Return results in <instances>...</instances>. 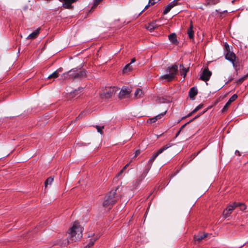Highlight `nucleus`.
Returning a JSON list of instances; mask_svg holds the SVG:
<instances>
[{
    "label": "nucleus",
    "mask_w": 248,
    "mask_h": 248,
    "mask_svg": "<svg viewBox=\"0 0 248 248\" xmlns=\"http://www.w3.org/2000/svg\"><path fill=\"white\" fill-rule=\"evenodd\" d=\"M83 229L78 222H74L68 231V242L71 243L79 240L82 236Z\"/></svg>",
    "instance_id": "nucleus-1"
},
{
    "label": "nucleus",
    "mask_w": 248,
    "mask_h": 248,
    "mask_svg": "<svg viewBox=\"0 0 248 248\" xmlns=\"http://www.w3.org/2000/svg\"><path fill=\"white\" fill-rule=\"evenodd\" d=\"M226 59L229 61L231 62L233 64V67L236 66V64L235 63V55L230 51H229L227 53L225 56Z\"/></svg>",
    "instance_id": "nucleus-7"
},
{
    "label": "nucleus",
    "mask_w": 248,
    "mask_h": 248,
    "mask_svg": "<svg viewBox=\"0 0 248 248\" xmlns=\"http://www.w3.org/2000/svg\"><path fill=\"white\" fill-rule=\"evenodd\" d=\"M54 180V178L52 177H49L48 178L45 182V187H47L48 185H51L53 181Z\"/></svg>",
    "instance_id": "nucleus-24"
},
{
    "label": "nucleus",
    "mask_w": 248,
    "mask_h": 248,
    "mask_svg": "<svg viewBox=\"0 0 248 248\" xmlns=\"http://www.w3.org/2000/svg\"><path fill=\"white\" fill-rule=\"evenodd\" d=\"M198 93L197 89L195 87L191 88L189 92V96L190 98H193Z\"/></svg>",
    "instance_id": "nucleus-16"
},
{
    "label": "nucleus",
    "mask_w": 248,
    "mask_h": 248,
    "mask_svg": "<svg viewBox=\"0 0 248 248\" xmlns=\"http://www.w3.org/2000/svg\"><path fill=\"white\" fill-rule=\"evenodd\" d=\"M244 79H245V78H241V79H240L239 80V81L240 82H242V81H244Z\"/></svg>",
    "instance_id": "nucleus-42"
},
{
    "label": "nucleus",
    "mask_w": 248,
    "mask_h": 248,
    "mask_svg": "<svg viewBox=\"0 0 248 248\" xmlns=\"http://www.w3.org/2000/svg\"><path fill=\"white\" fill-rule=\"evenodd\" d=\"M158 27L155 22H153L150 23L146 28L147 30L152 32L154 29L157 28Z\"/></svg>",
    "instance_id": "nucleus-14"
},
{
    "label": "nucleus",
    "mask_w": 248,
    "mask_h": 248,
    "mask_svg": "<svg viewBox=\"0 0 248 248\" xmlns=\"http://www.w3.org/2000/svg\"><path fill=\"white\" fill-rule=\"evenodd\" d=\"M117 188H115L114 190H112L111 192H109V204L110 203H114L117 201L116 197V191Z\"/></svg>",
    "instance_id": "nucleus-9"
},
{
    "label": "nucleus",
    "mask_w": 248,
    "mask_h": 248,
    "mask_svg": "<svg viewBox=\"0 0 248 248\" xmlns=\"http://www.w3.org/2000/svg\"><path fill=\"white\" fill-rule=\"evenodd\" d=\"M142 94V91L140 89H137L135 92L134 96L136 98H139L141 97Z\"/></svg>",
    "instance_id": "nucleus-23"
},
{
    "label": "nucleus",
    "mask_w": 248,
    "mask_h": 248,
    "mask_svg": "<svg viewBox=\"0 0 248 248\" xmlns=\"http://www.w3.org/2000/svg\"><path fill=\"white\" fill-rule=\"evenodd\" d=\"M238 206L237 202H234L232 204L229 205L223 212V215L225 217L229 216L232 213L233 210L235 209Z\"/></svg>",
    "instance_id": "nucleus-5"
},
{
    "label": "nucleus",
    "mask_w": 248,
    "mask_h": 248,
    "mask_svg": "<svg viewBox=\"0 0 248 248\" xmlns=\"http://www.w3.org/2000/svg\"><path fill=\"white\" fill-rule=\"evenodd\" d=\"M123 172V170H122L117 175V176H119Z\"/></svg>",
    "instance_id": "nucleus-45"
},
{
    "label": "nucleus",
    "mask_w": 248,
    "mask_h": 248,
    "mask_svg": "<svg viewBox=\"0 0 248 248\" xmlns=\"http://www.w3.org/2000/svg\"><path fill=\"white\" fill-rule=\"evenodd\" d=\"M231 103L228 101L223 108L222 111L224 112L226 111L229 107L230 106V105H231Z\"/></svg>",
    "instance_id": "nucleus-26"
},
{
    "label": "nucleus",
    "mask_w": 248,
    "mask_h": 248,
    "mask_svg": "<svg viewBox=\"0 0 248 248\" xmlns=\"http://www.w3.org/2000/svg\"><path fill=\"white\" fill-rule=\"evenodd\" d=\"M118 91L117 87L113 86L112 87H109V94H115Z\"/></svg>",
    "instance_id": "nucleus-25"
},
{
    "label": "nucleus",
    "mask_w": 248,
    "mask_h": 248,
    "mask_svg": "<svg viewBox=\"0 0 248 248\" xmlns=\"http://www.w3.org/2000/svg\"><path fill=\"white\" fill-rule=\"evenodd\" d=\"M169 38L170 41L173 43H175L177 42L176 36L175 33H171L169 35Z\"/></svg>",
    "instance_id": "nucleus-22"
},
{
    "label": "nucleus",
    "mask_w": 248,
    "mask_h": 248,
    "mask_svg": "<svg viewBox=\"0 0 248 248\" xmlns=\"http://www.w3.org/2000/svg\"><path fill=\"white\" fill-rule=\"evenodd\" d=\"M238 204V206L237 207H240V209L242 211H244L246 209V206L243 203H237Z\"/></svg>",
    "instance_id": "nucleus-28"
},
{
    "label": "nucleus",
    "mask_w": 248,
    "mask_h": 248,
    "mask_svg": "<svg viewBox=\"0 0 248 248\" xmlns=\"http://www.w3.org/2000/svg\"><path fill=\"white\" fill-rule=\"evenodd\" d=\"M71 74L70 70L67 73H63L61 76V79L63 80L66 79H72V77L70 75Z\"/></svg>",
    "instance_id": "nucleus-21"
},
{
    "label": "nucleus",
    "mask_w": 248,
    "mask_h": 248,
    "mask_svg": "<svg viewBox=\"0 0 248 248\" xmlns=\"http://www.w3.org/2000/svg\"><path fill=\"white\" fill-rule=\"evenodd\" d=\"M166 112V111L162 113H161V114H158V115H156V116H155V117L156 118V121L158 119H161L162 117V116L165 114Z\"/></svg>",
    "instance_id": "nucleus-33"
},
{
    "label": "nucleus",
    "mask_w": 248,
    "mask_h": 248,
    "mask_svg": "<svg viewBox=\"0 0 248 248\" xmlns=\"http://www.w3.org/2000/svg\"><path fill=\"white\" fill-rule=\"evenodd\" d=\"M235 154H237V155H240V153H239V151H236V152H235Z\"/></svg>",
    "instance_id": "nucleus-44"
},
{
    "label": "nucleus",
    "mask_w": 248,
    "mask_h": 248,
    "mask_svg": "<svg viewBox=\"0 0 248 248\" xmlns=\"http://www.w3.org/2000/svg\"><path fill=\"white\" fill-rule=\"evenodd\" d=\"M166 74L160 77V79L167 81L174 79L178 73V66L176 64L168 67L165 70Z\"/></svg>",
    "instance_id": "nucleus-2"
},
{
    "label": "nucleus",
    "mask_w": 248,
    "mask_h": 248,
    "mask_svg": "<svg viewBox=\"0 0 248 248\" xmlns=\"http://www.w3.org/2000/svg\"><path fill=\"white\" fill-rule=\"evenodd\" d=\"M156 121V118L155 117H154L153 118L148 119L147 121V123L151 124L153 123H155Z\"/></svg>",
    "instance_id": "nucleus-34"
},
{
    "label": "nucleus",
    "mask_w": 248,
    "mask_h": 248,
    "mask_svg": "<svg viewBox=\"0 0 248 248\" xmlns=\"http://www.w3.org/2000/svg\"><path fill=\"white\" fill-rule=\"evenodd\" d=\"M131 90L130 88L125 87H123L120 91L119 97L120 99L126 98L130 96Z\"/></svg>",
    "instance_id": "nucleus-4"
},
{
    "label": "nucleus",
    "mask_w": 248,
    "mask_h": 248,
    "mask_svg": "<svg viewBox=\"0 0 248 248\" xmlns=\"http://www.w3.org/2000/svg\"><path fill=\"white\" fill-rule=\"evenodd\" d=\"M70 75L72 77L73 79H79L85 77L86 75V73L85 70H80L77 69H73L70 70Z\"/></svg>",
    "instance_id": "nucleus-3"
},
{
    "label": "nucleus",
    "mask_w": 248,
    "mask_h": 248,
    "mask_svg": "<svg viewBox=\"0 0 248 248\" xmlns=\"http://www.w3.org/2000/svg\"><path fill=\"white\" fill-rule=\"evenodd\" d=\"M103 206L105 208H107L108 206V199H106L103 202Z\"/></svg>",
    "instance_id": "nucleus-32"
},
{
    "label": "nucleus",
    "mask_w": 248,
    "mask_h": 248,
    "mask_svg": "<svg viewBox=\"0 0 248 248\" xmlns=\"http://www.w3.org/2000/svg\"><path fill=\"white\" fill-rule=\"evenodd\" d=\"M62 68H60L54 72L52 74L48 77V78H55L59 77L60 73L62 72Z\"/></svg>",
    "instance_id": "nucleus-11"
},
{
    "label": "nucleus",
    "mask_w": 248,
    "mask_h": 248,
    "mask_svg": "<svg viewBox=\"0 0 248 248\" xmlns=\"http://www.w3.org/2000/svg\"><path fill=\"white\" fill-rule=\"evenodd\" d=\"M149 4L153 5L155 3L156 1L155 0H149Z\"/></svg>",
    "instance_id": "nucleus-38"
},
{
    "label": "nucleus",
    "mask_w": 248,
    "mask_h": 248,
    "mask_svg": "<svg viewBox=\"0 0 248 248\" xmlns=\"http://www.w3.org/2000/svg\"><path fill=\"white\" fill-rule=\"evenodd\" d=\"M232 80V78H231L229 81H231Z\"/></svg>",
    "instance_id": "nucleus-47"
},
{
    "label": "nucleus",
    "mask_w": 248,
    "mask_h": 248,
    "mask_svg": "<svg viewBox=\"0 0 248 248\" xmlns=\"http://www.w3.org/2000/svg\"><path fill=\"white\" fill-rule=\"evenodd\" d=\"M86 112L84 111H82L79 115H78V117L77 118L78 119V118L82 117L83 116H84L86 114Z\"/></svg>",
    "instance_id": "nucleus-37"
},
{
    "label": "nucleus",
    "mask_w": 248,
    "mask_h": 248,
    "mask_svg": "<svg viewBox=\"0 0 248 248\" xmlns=\"http://www.w3.org/2000/svg\"><path fill=\"white\" fill-rule=\"evenodd\" d=\"M188 68H186L184 67V66L183 65H180V72L181 73V75L182 76H183V79L185 78L186 73L188 71Z\"/></svg>",
    "instance_id": "nucleus-15"
},
{
    "label": "nucleus",
    "mask_w": 248,
    "mask_h": 248,
    "mask_svg": "<svg viewBox=\"0 0 248 248\" xmlns=\"http://www.w3.org/2000/svg\"><path fill=\"white\" fill-rule=\"evenodd\" d=\"M202 105H199V106H198L190 113L188 114V116H190L192 113L199 110L200 108H202Z\"/></svg>",
    "instance_id": "nucleus-27"
},
{
    "label": "nucleus",
    "mask_w": 248,
    "mask_h": 248,
    "mask_svg": "<svg viewBox=\"0 0 248 248\" xmlns=\"http://www.w3.org/2000/svg\"><path fill=\"white\" fill-rule=\"evenodd\" d=\"M96 128L97 130V131L100 133L101 134H102L103 133V129L104 128V126H98V125H96Z\"/></svg>",
    "instance_id": "nucleus-29"
},
{
    "label": "nucleus",
    "mask_w": 248,
    "mask_h": 248,
    "mask_svg": "<svg viewBox=\"0 0 248 248\" xmlns=\"http://www.w3.org/2000/svg\"><path fill=\"white\" fill-rule=\"evenodd\" d=\"M212 75V72L207 68H205L202 71L200 78L204 81L209 80Z\"/></svg>",
    "instance_id": "nucleus-6"
},
{
    "label": "nucleus",
    "mask_w": 248,
    "mask_h": 248,
    "mask_svg": "<svg viewBox=\"0 0 248 248\" xmlns=\"http://www.w3.org/2000/svg\"><path fill=\"white\" fill-rule=\"evenodd\" d=\"M135 61H136L135 58H133L131 59V62L129 63H131V64H132V63H134Z\"/></svg>",
    "instance_id": "nucleus-40"
},
{
    "label": "nucleus",
    "mask_w": 248,
    "mask_h": 248,
    "mask_svg": "<svg viewBox=\"0 0 248 248\" xmlns=\"http://www.w3.org/2000/svg\"><path fill=\"white\" fill-rule=\"evenodd\" d=\"M208 234L206 233H205L203 234H198L197 235H195L194 236V240L195 241H197L198 242H200L201 240H202L204 238L206 237Z\"/></svg>",
    "instance_id": "nucleus-17"
},
{
    "label": "nucleus",
    "mask_w": 248,
    "mask_h": 248,
    "mask_svg": "<svg viewBox=\"0 0 248 248\" xmlns=\"http://www.w3.org/2000/svg\"><path fill=\"white\" fill-rule=\"evenodd\" d=\"M140 153V151L139 150L136 151V152H135V155L134 157H136L137 155H138Z\"/></svg>",
    "instance_id": "nucleus-39"
},
{
    "label": "nucleus",
    "mask_w": 248,
    "mask_h": 248,
    "mask_svg": "<svg viewBox=\"0 0 248 248\" xmlns=\"http://www.w3.org/2000/svg\"><path fill=\"white\" fill-rule=\"evenodd\" d=\"M187 33L190 39H193L194 31H193V26L192 23L190 24V26L187 31Z\"/></svg>",
    "instance_id": "nucleus-18"
},
{
    "label": "nucleus",
    "mask_w": 248,
    "mask_h": 248,
    "mask_svg": "<svg viewBox=\"0 0 248 248\" xmlns=\"http://www.w3.org/2000/svg\"><path fill=\"white\" fill-rule=\"evenodd\" d=\"M94 240H93V239H91L90 242H89V244L87 245L86 247H85L84 248H86L87 247H89V248H92V247L94 244Z\"/></svg>",
    "instance_id": "nucleus-31"
},
{
    "label": "nucleus",
    "mask_w": 248,
    "mask_h": 248,
    "mask_svg": "<svg viewBox=\"0 0 248 248\" xmlns=\"http://www.w3.org/2000/svg\"><path fill=\"white\" fill-rule=\"evenodd\" d=\"M40 30V28H39L37 30H36L35 31L32 32L31 33L29 34L28 36L27 37V39H33L37 37L38 34L39 33V31Z\"/></svg>",
    "instance_id": "nucleus-12"
},
{
    "label": "nucleus",
    "mask_w": 248,
    "mask_h": 248,
    "mask_svg": "<svg viewBox=\"0 0 248 248\" xmlns=\"http://www.w3.org/2000/svg\"><path fill=\"white\" fill-rule=\"evenodd\" d=\"M177 2H175V1H172L171 3H170L169 4H168L165 8L163 14L164 15L167 14L171 10L172 8L174 7L175 5H176Z\"/></svg>",
    "instance_id": "nucleus-10"
},
{
    "label": "nucleus",
    "mask_w": 248,
    "mask_h": 248,
    "mask_svg": "<svg viewBox=\"0 0 248 248\" xmlns=\"http://www.w3.org/2000/svg\"><path fill=\"white\" fill-rule=\"evenodd\" d=\"M173 145V144L169 142L158 150V153L161 154L163 151Z\"/></svg>",
    "instance_id": "nucleus-19"
},
{
    "label": "nucleus",
    "mask_w": 248,
    "mask_h": 248,
    "mask_svg": "<svg viewBox=\"0 0 248 248\" xmlns=\"http://www.w3.org/2000/svg\"><path fill=\"white\" fill-rule=\"evenodd\" d=\"M128 164H126L124 168V169H125L127 166H128Z\"/></svg>",
    "instance_id": "nucleus-46"
},
{
    "label": "nucleus",
    "mask_w": 248,
    "mask_h": 248,
    "mask_svg": "<svg viewBox=\"0 0 248 248\" xmlns=\"http://www.w3.org/2000/svg\"><path fill=\"white\" fill-rule=\"evenodd\" d=\"M61 2H64L62 6L65 9H71L72 8L71 4L76 2L77 0H59Z\"/></svg>",
    "instance_id": "nucleus-8"
},
{
    "label": "nucleus",
    "mask_w": 248,
    "mask_h": 248,
    "mask_svg": "<svg viewBox=\"0 0 248 248\" xmlns=\"http://www.w3.org/2000/svg\"><path fill=\"white\" fill-rule=\"evenodd\" d=\"M188 123H187V124H188ZM186 124H187V123H186V124H185L184 125H183L181 127L180 129V130L177 132V133L176 134V136H175V137H178V135L180 134V133L181 131L182 130V129H183V128H184V127L186 125Z\"/></svg>",
    "instance_id": "nucleus-35"
},
{
    "label": "nucleus",
    "mask_w": 248,
    "mask_h": 248,
    "mask_svg": "<svg viewBox=\"0 0 248 248\" xmlns=\"http://www.w3.org/2000/svg\"><path fill=\"white\" fill-rule=\"evenodd\" d=\"M160 154V153H158V151H157L156 153H155L150 158V159H149L148 162L150 164L149 165V169H150L151 167V165L153 163V162H154V161L155 160V159L156 158V157L159 155Z\"/></svg>",
    "instance_id": "nucleus-20"
},
{
    "label": "nucleus",
    "mask_w": 248,
    "mask_h": 248,
    "mask_svg": "<svg viewBox=\"0 0 248 248\" xmlns=\"http://www.w3.org/2000/svg\"><path fill=\"white\" fill-rule=\"evenodd\" d=\"M102 0H95L93 7H96Z\"/></svg>",
    "instance_id": "nucleus-36"
},
{
    "label": "nucleus",
    "mask_w": 248,
    "mask_h": 248,
    "mask_svg": "<svg viewBox=\"0 0 248 248\" xmlns=\"http://www.w3.org/2000/svg\"><path fill=\"white\" fill-rule=\"evenodd\" d=\"M133 69V66L131 63H128L126 64L123 69V72L124 74H128Z\"/></svg>",
    "instance_id": "nucleus-13"
},
{
    "label": "nucleus",
    "mask_w": 248,
    "mask_h": 248,
    "mask_svg": "<svg viewBox=\"0 0 248 248\" xmlns=\"http://www.w3.org/2000/svg\"><path fill=\"white\" fill-rule=\"evenodd\" d=\"M150 5H151V4H149V2H148V5H147L145 7L144 9H147V8H148V7Z\"/></svg>",
    "instance_id": "nucleus-43"
},
{
    "label": "nucleus",
    "mask_w": 248,
    "mask_h": 248,
    "mask_svg": "<svg viewBox=\"0 0 248 248\" xmlns=\"http://www.w3.org/2000/svg\"><path fill=\"white\" fill-rule=\"evenodd\" d=\"M237 97V95L235 94H233L228 100L231 103L234 101Z\"/></svg>",
    "instance_id": "nucleus-30"
},
{
    "label": "nucleus",
    "mask_w": 248,
    "mask_h": 248,
    "mask_svg": "<svg viewBox=\"0 0 248 248\" xmlns=\"http://www.w3.org/2000/svg\"><path fill=\"white\" fill-rule=\"evenodd\" d=\"M244 79H245V78H241V79H240L239 80V81L240 82H242V81H244Z\"/></svg>",
    "instance_id": "nucleus-41"
}]
</instances>
